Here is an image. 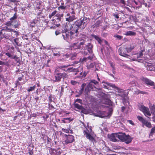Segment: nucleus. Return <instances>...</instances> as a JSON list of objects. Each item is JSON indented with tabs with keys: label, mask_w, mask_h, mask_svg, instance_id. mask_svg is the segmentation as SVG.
<instances>
[{
	"label": "nucleus",
	"mask_w": 155,
	"mask_h": 155,
	"mask_svg": "<svg viewBox=\"0 0 155 155\" xmlns=\"http://www.w3.org/2000/svg\"><path fill=\"white\" fill-rule=\"evenodd\" d=\"M87 18L84 17L82 19L81 18L80 20L75 21L73 25H69V26L67 25V29L70 31H66L65 32V35H63L64 39L65 40L67 39H72L74 35L78 32L79 28L81 29L84 28L87 23Z\"/></svg>",
	"instance_id": "nucleus-1"
},
{
	"label": "nucleus",
	"mask_w": 155,
	"mask_h": 155,
	"mask_svg": "<svg viewBox=\"0 0 155 155\" xmlns=\"http://www.w3.org/2000/svg\"><path fill=\"white\" fill-rule=\"evenodd\" d=\"M116 137L121 141L127 144L131 143L132 140L130 136L126 135L125 133H119L116 134Z\"/></svg>",
	"instance_id": "nucleus-2"
},
{
	"label": "nucleus",
	"mask_w": 155,
	"mask_h": 155,
	"mask_svg": "<svg viewBox=\"0 0 155 155\" xmlns=\"http://www.w3.org/2000/svg\"><path fill=\"white\" fill-rule=\"evenodd\" d=\"M110 85L111 87L116 89L115 91L117 93L116 94L117 96H119L122 98H124L127 96L125 90L116 86L115 84H112Z\"/></svg>",
	"instance_id": "nucleus-3"
},
{
	"label": "nucleus",
	"mask_w": 155,
	"mask_h": 155,
	"mask_svg": "<svg viewBox=\"0 0 155 155\" xmlns=\"http://www.w3.org/2000/svg\"><path fill=\"white\" fill-rule=\"evenodd\" d=\"M138 106L139 110L142 112L146 116H147V115L149 116H151V113L148 107L140 104L138 105Z\"/></svg>",
	"instance_id": "nucleus-4"
},
{
	"label": "nucleus",
	"mask_w": 155,
	"mask_h": 155,
	"mask_svg": "<svg viewBox=\"0 0 155 155\" xmlns=\"http://www.w3.org/2000/svg\"><path fill=\"white\" fill-rule=\"evenodd\" d=\"M70 66V64H66V65H61L58 67V68L62 70L67 72L74 71V68H72L69 67Z\"/></svg>",
	"instance_id": "nucleus-5"
},
{
	"label": "nucleus",
	"mask_w": 155,
	"mask_h": 155,
	"mask_svg": "<svg viewBox=\"0 0 155 155\" xmlns=\"http://www.w3.org/2000/svg\"><path fill=\"white\" fill-rule=\"evenodd\" d=\"M137 118L139 121L141 122L142 124L146 127L149 128L151 127L152 125L150 122L145 120L142 117L139 115L137 116Z\"/></svg>",
	"instance_id": "nucleus-6"
},
{
	"label": "nucleus",
	"mask_w": 155,
	"mask_h": 155,
	"mask_svg": "<svg viewBox=\"0 0 155 155\" xmlns=\"http://www.w3.org/2000/svg\"><path fill=\"white\" fill-rule=\"evenodd\" d=\"M118 52L119 54L122 56L127 57L129 55L127 54V50L126 47H120L118 50Z\"/></svg>",
	"instance_id": "nucleus-7"
},
{
	"label": "nucleus",
	"mask_w": 155,
	"mask_h": 155,
	"mask_svg": "<svg viewBox=\"0 0 155 155\" xmlns=\"http://www.w3.org/2000/svg\"><path fill=\"white\" fill-rule=\"evenodd\" d=\"M63 74V73H59L58 70H55L54 74L55 81L58 82L60 81Z\"/></svg>",
	"instance_id": "nucleus-8"
},
{
	"label": "nucleus",
	"mask_w": 155,
	"mask_h": 155,
	"mask_svg": "<svg viewBox=\"0 0 155 155\" xmlns=\"http://www.w3.org/2000/svg\"><path fill=\"white\" fill-rule=\"evenodd\" d=\"M64 136L66 137V139L64 141L65 144L71 143L74 141V137L73 135H67L65 134Z\"/></svg>",
	"instance_id": "nucleus-9"
},
{
	"label": "nucleus",
	"mask_w": 155,
	"mask_h": 155,
	"mask_svg": "<svg viewBox=\"0 0 155 155\" xmlns=\"http://www.w3.org/2000/svg\"><path fill=\"white\" fill-rule=\"evenodd\" d=\"M66 16L68 17L65 18V20L69 23L76 20L77 18L76 15H71L69 13L67 14Z\"/></svg>",
	"instance_id": "nucleus-10"
},
{
	"label": "nucleus",
	"mask_w": 155,
	"mask_h": 155,
	"mask_svg": "<svg viewBox=\"0 0 155 155\" xmlns=\"http://www.w3.org/2000/svg\"><path fill=\"white\" fill-rule=\"evenodd\" d=\"M141 79L147 85L150 86H153L154 85V82L147 78L143 77Z\"/></svg>",
	"instance_id": "nucleus-11"
},
{
	"label": "nucleus",
	"mask_w": 155,
	"mask_h": 155,
	"mask_svg": "<svg viewBox=\"0 0 155 155\" xmlns=\"http://www.w3.org/2000/svg\"><path fill=\"white\" fill-rule=\"evenodd\" d=\"M2 35L3 37L6 38H8L10 36L12 32L5 30L4 29H2Z\"/></svg>",
	"instance_id": "nucleus-12"
},
{
	"label": "nucleus",
	"mask_w": 155,
	"mask_h": 155,
	"mask_svg": "<svg viewBox=\"0 0 155 155\" xmlns=\"http://www.w3.org/2000/svg\"><path fill=\"white\" fill-rule=\"evenodd\" d=\"M93 87L94 86L90 82L85 89V93L87 94L88 92H89L91 90H93Z\"/></svg>",
	"instance_id": "nucleus-13"
},
{
	"label": "nucleus",
	"mask_w": 155,
	"mask_h": 155,
	"mask_svg": "<svg viewBox=\"0 0 155 155\" xmlns=\"http://www.w3.org/2000/svg\"><path fill=\"white\" fill-rule=\"evenodd\" d=\"M71 56V54L69 53H67L66 54L62 55V58L60 60L61 61H64L66 60L68 58H70Z\"/></svg>",
	"instance_id": "nucleus-14"
},
{
	"label": "nucleus",
	"mask_w": 155,
	"mask_h": 155,
	"mask_svg": "<svg viewBox=\"0 0 155 155\" xmlns=\"http://www.w3.org/2000/svg\"><path fill=\"white\" fill-rule=\"evenodd\" d=\"M5 25L8 27H10L11 25L14 26L15 28H17L18 26V25L17 24H14V23H13V21H10L6 22L5 24Z\"/></svg>",
	"instance_id": "nucleus-15"
},
{
	"label": "nucleus",
	"mask_w": 155,
	"mask_h": 155,
	"mask_svg": "<svg viewBox=\"0 0 155 155\" xmlns=\"http://www.w3.org/2000/svg\"><path fill=\"white\" fill-rule=\"evenodd\" d=\"M84 134L86 135V137L87 139H89L91 141H93L94 138L89 133H88L86 131L84 130Z\"/></svg>",
	"instance_id": "nucleus-16"
},
{
	"label": "nucleus",
	"mask_w": 155,
	"mask_h": 155,
	"mask_svg": "<svg viewBox=\"0 0 155 155\" xmlns=\"http://www.w3.org/2000/svg\"><path fill=\"white\" fill-rule=\"evenodd\" d=\"M86 48H87V50L89 53L91 54L93 53L92 48H93V45L90 43H88L87 45H86Z\"/></svg>",
	"instance_id": "nucleus-17"
},
{
	"label": "nucleus",
	"mask_w": 155,
	"mask_h": 155,
	"mask_svg": "<svg viewBox=\"0 0 155 155\" xmlns=\"http://www.w3.org/2000/svg\"><path fill=\"white\" fill-rule=\"evenodd\" d=\"M53 97L51 94H50V95L48 97V105L50 107L51 109H55L54 107L51 104V103L53 101L52 98Z\"/></svg>",
	"instance_id": "nucleus-18"
},
{
	"label": "nucleus",
	"mask_w": 155,
	"mask_h": 155,
	"mask_svg": "<svg viewBox=\"0 0 155 155\" xmlns=\"http://www.w3.org/2000/svg\"><path fill=\"white\" fill-rule=\"evenodd\" d=\"M74 105L75 108L81 110L82 112H83V110H85V108L82 105H81L78 104L74 103Z\"/></svg>",
	"instance_id": "nucleus-19"
},
{
	"label": "nucleus",
	"mask_w": 155,
	"mask_h": 155,
	"mask_svg": "<svg viewBox=\"0 0 155 155\" xmlns=\"http://www.w3.org/2000/svg\"><path fill=\"white\" fill-rule=\"evenodd\" d=\"M127 52H130L134 48V46L133 45H128L126 47Z\"/></svg>",
	"instance_id": "nucleus-20"
},
{
	"label": "nucleus",
	"mask_w": 155,
	"mask_h": 155,
	"mask_svg": "<svg viewBox=\"0 0 155 155\" xmlns=\"http://www.w3.org/2000/svg\"><path fill=\"white\" fill-rule=\"evenodd\" d=\"M92 37L95 38L98 42L99 43L101 44L102 42V41L99 36L96 35L94 34L92 35Z\"/></svg>",
	"instance_id": "nucleus-21"
},
{
	"label": "nucleus",
	"mask_w": 155,
	"mask_h": 155,
	"mask_svg": "<svg viewBox=\"0 0 155 155\" xmlns=\"http://www.w3.org/2000/svg\"><path fill=\"white\" fill-rule=\"evenodd\" d=\"M17 13H15L14 14L13 16L10 18V21H13V23H14V24H16V23L17 22V21H15V20L17 18Z\"/></svg>",
	"instance_id": "nucleus-22"
},
{
	"label": "nucleus",
	"mask_w": 155,
	"mask_h": 155,
	"mask_svg": "<svg viewBox=\"0 0 155 155\" xmlns=\"http://www.w3.org/2000/svg\"><path fill=\"white\" fill-rule=\"evenodd\" d=\"M109 63L110 66L112 68V72L113 74H114L115 72V64L113 62H112L111 61H110L109 62Z\"/></svg>",
	"instance_id": "nucleus-23"
},
{
	"label": "nucleus",
	"mask_w": 155,
	"mask_h": 155,
	"mask_svg": "<svg viewBox=\"0 0 155 155\" xmlns=\"http://www.w3.org/2000/svg\"><path fill=\"white\" fill-rule=\"evenodd\" d=\"M125 35L127 36H134L136 35V33L132 31H127Z\"/></svg>",
	"instance_id": "nucleus-24"
},
{
	"label": "nucleus",
	"mask_w": 155,
	"mask_h": 155,
	"mask_svg": "<svg viewBox=\"0 0 155 155\" xmlns=\"http://www.w3.org/2000/svg\"><path fill=\"white\" fill-rule=\"evenodd\" d=\"M109 138L110 140L112 141L116 142L117 141V139L115 137L114 134H112L110 135Z\"/></svg>",
	"instance_id": "nucleus-25"
},
{
	"label": "nucleus",
	"mask_w": 155,
	"mask_h": 155,
	"mask_svg": "<svg viewBox=\"0 0 155 155\" xmlns=\"http://www.w3.org/2000/svg\"><path fill=\"white\" fill-rule=\"evenodd\" d=\"M147 93V92H146L141 91H140L139 90L137 89L136 91H134V94L137 95L140 94H146Z\"/></svg>",
	"instance_id": "nucleus-26"
},
{
	"label": "nucleus",
	"mask_w": 155,
	"mask_h": 155,
	"mask_svg": "<svg viewBox=\"0 0 155 155\" xmlns=\"http://www.w3.org/2000/svg\"><path fill=\"white\" fill-rule=\"evenodd\" d=\"M49 152L51 155H56L57 150L51 148L49 150Z\"/></svg>",
	"instance_id": "nucleus-27"
},
{
	"label": "nucleus",
	"mask_w": 155,
	"mask_h": 155,
	"mask_svg": "<svg viewBox=\"0 0 155 155\" xmlns=\"http://www.w3.org/2000/svg\"><path fill=\"white\" fill-rule=\"evenodd\" d=\"M47 137V140L46 141V143L49 146L51 147V142L52 141V140L48 136H46Z\"/></svg>",
	"instance_id": "nucleus-28"
},
{
	"label": "nucleus",
	"mask_w": 155,
	"mask_h": 155,
	"mask_svg": "<svg viewBox=\"0 0 155 155\" xmlns=\"http://www.w3.org/2000/svg\"><path fill=\"white\" fill-rule=\"evenodd\" d=\"M9 27L7 26H5L3 29H4L5 30L8 31L10 32H12V31H13V29H12L11 28L8 27Z\"/></svg>",
	"instance_id": "nucleus-29"
},
{
	"label": "nucleus",
	"mask_w": 155,
	"mask_h": 155,
	"mask_svg": "<svg viewBox=\"0 0 155 155\" xmlns=\"http://www.w3.org/2000/svg\"><path fill=\"white\" fill-rule=\"evenodd\" d=\"M13 59H15V61H16L17 63H18L20 64V58L19 57H17L16 55H15L14 56V57L12 58Z\"/></svg>",
	"instance_id": "nucleus-30"
},
{
	"label": "nucleus",
	"mask_w": 155,
	"mask_h": 155,
	"mask_svg": "<svg viewBox=\"0 0 155 155\" xmlns=\"http://www.w3.org/2000/svg\"><path fill=\"white\" fill-rule=\"evenodd\" d=\"M73 47L74 49H79L80 48L81 46L80 45H79L78 44L74 43V45H73Z\"/></svg>",
	"instance_id": "nucleus-31"
},
{
	"label": "nucleus",
	"mask_w": 155,
	"mask_h": 155,
	"mask_svg": "<svg viewBox=\"0 0 155 155\" xmlns=\"http://www.w3.org/2000/svg\"><path fill=\"white\" fill-rule=\"evenodd\" d=\"M36 87L35 85H34L32 87H30L28 88L27 89V91L28 92H30L35 90V88Z\"/></svg>",
	"instance_id": "nucleus-32"
},
{
	"label": "nucleus",
	"mask_w": 155,
	"mask_h": 155,
	"mask_svg": "<svg viewBox=\"0 0 155 155\" xmlns=\"http://www.w3.org/2000/svg\"><path fill=\"white\" fill-rule=\"evenodd\" d=\"M95 65V63H91L90 64L87 65V68L88 69L92 68L94 67Z\"/></svg>",
	"instance_id": "nucleus-33"
},
{
	"label": "nucleus",
	"mask_w": 155,
	"mask_h": 155,
	"mask_svg": "<svg viewBox=\"0 0 155 155\" xmlns=\"http://www.w3.org/2000/svg\"><path fill=\"white\" fill-rule=\"evenodd\" d=\"M155 133V127H153L151 130L150 132V134L149 136H152L153 134Z\"/></svg>",
	"instance_id": "nucleus-34"
},
{
	"label": "nucleus",
	"mask_w": 155,
	"mask_h": 155,
	"mask_svg": "<svg viewBox=\"0 0 155 155\" xmlns=\"http://www.w3.org/2000/svg\"><path fill=\"white\" fill-rule=\"evenodd\" d=\"M12 53H10L8 52H6L5 53V55L8 56L9 58H10L11 59H13L12 58L14 56L12 55Z\"/></svg>",
	"instance_id": "nucleus-35"
},
{
	"label": "nucleus",
	"mask_w": 155,
	"mask_h": 155,
	"mask_svg": "<svg viewBox=\"0 0 155 155\" xmlns=\"http://www.w3.org/2000/svg\"><path fill=\"white\" fill-rule=\"evenodd\" d=\"M57 13V11L56 10H55L54 12H53L52 13L49 15V18H51L52 17L55 15Z\"/></svg>",
	"instance_id": "nucleus-36"
},
{
	"label": "nucleus",
	"mask_w": 155,
	"mask_h": 155,
	"mask_svg": "<svg viewBox=\"0 0 155 155\" xmlns=\"http://www.w3.org/2000/svg\"><path fill=\"white\" fill-rule=\"evenodd\" d=\"M114 37L119 40L123 38L122 36L118 35L117 34L114 35Z\"/></svg>",
	"instance_id": "nucleus-37"
},
{
	"label": "nucleus",
	"mask_w": 155,
	"mask_h": 155,
	"mask_svg": "<svg viewBox=\"0 0 155 155\" xmlns=\"http://www.w3.org/2000/svg\"><path fill=\"white\" fill-rule=\"evenodd\" d=\"M77 54L76 53H74L73 54H71V56L70 57V58L71 60L74 59L75 57L77 56Z\"/></svg>",
	"instance_id": "nucleus-38"
},
{
	"label": "nucleus",
	"mask_w": 155,
	"mask_h": 155,
	"mask_svg": "<svg viewBox=\"0 0 155 155\" xmlns=\"http://www.w3.org/2000/svg\"><path fill=\"white\" fill-rule=\"evenodd\" d=\"M128 85L130 86V87H131L135 86V83L134 81H132L130 82L128 84Z\"/></svg>",
	"instance_id": "nucleus-39"
},
{
	"label": "nucleus",
	"mask_w": 155,
	"mask_h": 155,
	"mask_svg": "<svg viewBox=\"0 0 155 155\" xmlns=\"http://www.w3.org/2000/svg\"><path fill=\"white\" fill-rule=\"evenodd\" d=\"M66 8V6L64 5H61L58 7V9L60 11V10H63L65 9Z\"/></svg>",
	"instance_id": "nucleus-40"
},
{
	"label": "nucleus",
	"mask_w": 155,
	"mask_h": 155,
	"mask_svg": "<svg viewBox=\"0 0 155 155\" xmlns=\"http://www.w3.org/2000/svg\"><path fill=\"white\" fill-rule=\"evenodd\" d=\"M143 5H144L145 7L147 8H150V5L149 2H148V4L146 3L145 1H144V2L143 3Z\"/></svg>",
	"instance_id": "nucleus-41"
},
{
	"label": "nucleus",
	"mask_w": 155,
	"mask_h": 155,
	"mask_svg": "<svg viewBox=\"0 0 155 155\" xmlns=\"http://www.w3.org/2000/svg\"><path fill=\"white\" fill-rule=\"evenodd\" d=\"M62 130L65 133H69V128H67V129H64V128H62Z\"/></svg>",
	"instance_id": "nucleus-42"
},
{
	"label": "nucleus",
	"mask_w": 155,
	"mask_h": 155,
	"mask_svg": "<svg viewBox=\"0 0 155 155\" xmlns=\"http://www.w3.org/2000/svg\"><path fill=\"white\" fill-rule=\"evenodd\" d=\"M90 83H93L95 85L98 84H99V83L98 81L94 79L91 80Z\"/></svg>",
	"instance_id": "nucleus-43"
},
{
	"label": "nucleus",
	"mask_w": 155,
	"mask_h": 155,
	"mask_svg": "<svg viewBox=\"0 0 155 155\" xmlns=\"http://www.w3.org/2000/svg\"><path fill=\"white\" fill-rule=\"evenodd\" d=\"M18 40V39L17 38L14 39V41L17 46H21V44L20 43H19L17 41V40Z\"/></svg>",
	"instance_id": "nucleus-44"
},
{
	"label": "nucleus",
	"mask_w": 155,
	"mask_h": 155,
	"mask_svg": "<svg viewBox=\"0 0 155 155\" xmlns=\"http://www.w3.org/2000/svg\"><path fill=\"white\" fill-rule=\"evenodd\" d=\"M87 60V58L86 57H84L83 58H81L80 61L82 62H86Z\"/></svg>",
	"instance_id": "nucleus-45"
},
{
	"label": "nucleus",
	"mask_w": 155,
	"mask_h": 155,
	"mask_svg": "<svg viewBox=\"0 0 155 155\" xmlns=\"http://www.w3.org/2000/svg\"><path fill=\"white\" fill-rule=\"evenodd\" d=\"M38 114V112H37L36 113H33L32 114H31L30 115V117L31 118V117H35L37 116V114Z\"/></svg>",
	"instance_id": "nucleus-46"
},
{
	"label": "nucleus",
	"mask_w": 155,
	"mask_h": 155,
	"mask_svg": "<svg viewBox=\"0 0 155 155\" xmlns=\"http://www.w3.org/2000/svg\"><path fill=\"white\" fill-rule=\"evenodd\" d=\"M101 23V21H97L95 24V26H96V27H97L99 26Z\"/></svg>",
	"instance_id": "nucleus-47"
},
{
	"label": "nucleus",
	"mask_w": 155,
	"mask_h": 155,
	"mask_svg": "<svg viewBox=\"0 0 155 155\" xmlns=\"http://www.w3.org/2000/svg\"><path fill=\"white\" fill-rule=\"evenodd\" d=\"M71 10L72 11L71 12V15H76L75 10H74L73 8H72Z\"/></svg>",
	"instance_id": "nucleus-48"
},
{
	"label": "nucleus",
	"mask_w": 155,
	"mask_h": 155,
	"mask_svg": "<svg viewBox=\"0 0 155 155\" xmlns=\"http://www.w3.org/2000/svg\"><path fill=\"white\" fill-rule=\"evenodd\" d=\"M91 55H90V56H89L88 57H87V60L89 59L90 60H91L93 58L94 54H91Z\"/></svg>",
	"instance_id": "nucleus-49"
},
{
	"label": "nucleus",
	"mask_w": 155,
	"mask_h": 155,
	"mask_svg": "<svg viewBox=\"0 0 155 155\" xmlns=\"http://www.w3.org/2000/svg\"><path fill=\"white\" fill-rule=\"evenodd\" d=\"M87 73V72H86L85 71H84V72H83V75L82 76V78H85L86 76Z\"/></svg>",
	"instance_id": "nucleus-50"
},
{
	"label": "nucleus",
	"mask_w": 155,
	"mask_h": 155,
	"mask_svg": "<svg viewBox=\"0 0 155 155\" xmlns=\"http://www.w3.org/2000/svg\"><path fill=\"white\" fill-rule=\"evenodd\" d=\"M71 83L73 85H75L77 83V82L76 81L74 80H71Z\"/></svg>",
	"instance_id": "nucleus-51"
},
{
	"label": "nucleus",
	"mask_w": 155,
	"mask_h": 155,
	"mask_svg": "<svg viewBox=\"0 0 155 155\" xmlns=\"http://www.w3.org/2000/svg\"><path fill=\"white\" fill-rule=\"evenodd\" d=\"M64 119L65 120H68V121L67 122L68 123H69L71 121H72L73 120V119H71L70 117L64 118Z\"/></svg>",
	"instance_id": "nucleus-52"
},
{
	"label": "nucleus",
	"mask_w": 155,
	"mask_h": 155,
	"mask_svg": "<svg viewBox=\"0 0 155 155\" xmlns=\"http://www.w3.org/2000/svg\"><path fill=\"white\" fill-rule=\"evenodd\" d=\"M143 50H141L140 52V53H139V57L141 58V57L143 56Z\"/></svg>",
	"instance_id": "nucleus-53"
},
{
	"label": "nucleus",
	"mask_w": 155,
	"mask_h": 155,
	"mask_svg": "<svg viewBox=\"0 0 155 155\" xmlns=\"http://www.w3.org/2000/svg\"><path fill=\"white\" fill-rule=\"evenodd\" d=\"M76 102L81 103H82V100L80 99H77L75 101V102Z\"/></svg>",
	"instance_id": "nucleus-54"
},
{
	"label": "nucleus",
	"mask_w": 155,
	"mask_h": 155,
	"mask_svg": "<svg viewBox=\"0 0 155 155\" xmlns=\"http://www.w3.org/2000/svg\"><path fill=\"white\" fill-rule=\"evenodd\" d=\"M113 16L116 18L118 19L119 18L118 15L117 14L114 13L113 14Z\"/></svg>",
	"instance_id": "nucleus-55"
},
{
	"label": "nucleus",
	"mask_w": 155,
	"mask_h": 155,
	"mask_svg": "<svg viewBox=\"0 0 155 155\" xmlns=\"http://www.w3.org/2000/svg\"><path fill=\"white\" fill-rule=\"evenodd\" d=\"M121 111L122 112H123L126 109V107H125L122 106V107H121Z\"/></svg>",
	"instance_id": "nucleus-56"
},
{
	"label": "nucleus",
	"mask_w": 155,
	"mask_h": 155,
	"mask_svg": "<svg viewBox=\"0 0 155 155\" xmlns=\"http://www.w3.org/2000/svg\"><path fill=\"white\" fill-rule=\"evenodd\" d=\"M24 77V75L22 74L21 77H18V80L17 81H21L22 80V78Z\"/></svg>",
	"instance_id": "nucleus-57"
},
{
	"label": "nucleus",
	"mask_w": 155,
	"mask_h": 155,
	"mask_svg": "<svg viewBox=\"0 0 155 155\" xmlns=\"http://www.w3.org/2000/svg\"><path fill=\"white\" fill-rule=\"evenodd\" d=\"M60 33H61V32L60 31H59L57 30V31H55V34L56 35L60 34Z\"/></svg>",
	"instance_id": "nucleus-58"
},
{
	"label": "nucleus",
	"mask_w": 155,
	"mask_h": 155,
	"mask_svg": "<svg viewBox=\"0 0 155 155\" xmlns=\"http://www.w3.org/2000/svg\"><path fill=\"white\" fill-rule=\"evenodd\" d=\"M127 122H129L130 124L132 125H134V123L133 122V121L132 120H128Z\"/></svg>",
	"instance_id": "nucleus-59"
},
{
	"label": "nucleus",
	"mask_w": 155,
	"mask_h": 155,
	"mask_svg": "<svg viewBox=\"0 0 155 155\" xmlns=\"http://www.w3.org/2000/svg\"><path fill=\"white\" fill-rule=\"evenodd\" d=\"M53 55L54 56H60V54H59V52H58L57 53H53Z\"/></svg>",
	"instance_id": "nucleus-60"
},
{
	"label": "nucleus",
	"mask_w": 155,
	"mask_h": 155,
	"mask_svg": "<svg viewBox=\"0 0 155 155\" xmlns=\"http://www.w3.org/2000/svg\"><path fill=\"white\" fill-rule=\"evenodd\" d=\"M20 84V83L19 81H17L15 83L16 87H17Z\"/></svg>",
	"instance_id": "nucleus-61"
},
{
	"label": "nucleus",
	"mask_w": 155,
	"mask_h": 155,
	"mask_svg": "<svg viewBox=\"0 0 155 155\" xmlns=\"http://www.w3.org/2000/svg\"><path fill=\"white\" fill-rule=\"evenodd\" d=\"M86 85V84L85 83H83V84L81 86V87L82 88H83L84 89V87Z\"/></svg>",
	"instance_id": "nucleus-62"
},
{
	"label": "nucleus",
	"mask_w": 155,
	"mask_h": 155,
	"mask_svg": "<svg viewBox=\"0 0 155 155\" xmlns=\"http://www.w3.org/2000/svg\"><path fill=\"white\" fill-rule=\"evenodd\" d=\"M28 153L30 155H32L33 154V153L32 150H29Z\"/></svg>",
	"instance_id": "nucleus-63"
},
{
	"label": "nucleus",
	"mask_w": 155,
	"mask_h": 155,
	"mask_svg": "<svg viewBox=\"0 0 155 155\" xmlns=\"http://www.w3.org/2000/svg\"><path fill=\"white\" fill-rule=\"evenodd\" d=\"M84 91V89L83 88H81V90L79 91V93L80 94H82V93Z\"/></svg>",
	"instance_id": "nucleus-64"
}]
</instances>
